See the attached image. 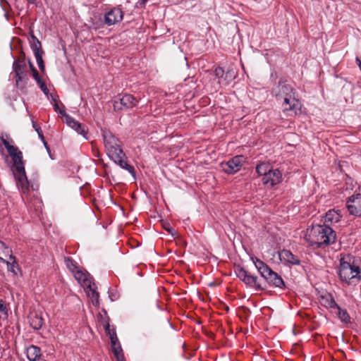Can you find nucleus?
<instances>
[{"label":"nucleus","instance_id":"1","mask_svg":"<svg viewBox=\"0 0 361 361\" xmlns=\"http://www.w3.org/2000/svg\"><path fill=\"white\" fill-rule=\"evenodd\" d=\"M103 137L105 149L109 158L122 169H125L133 173L134 172L133 168L124 160L125 155L121 148L119 140L108 130L103 132Z\"/></svg>","mask_w":361,"mask_h":361},{"label":"nucleus","instance_id":"2","mask_svg":"<svg viewBox=\"0 0 361 361\" xmlns=\"http://www.w3.org/2000/svg\"><path fill=\"white\" fill-rule=\"evenodd\" d=\"M308 236L310 243L318 246L328 245L336 240L335 232L331 227L326 225L312 226Z\"/></svg>","mask_w":361,"mask_h":361},{"label":"nucleus","instance_id":"3","mask_svg":"<svg viewBox=\"0 0 361 361\" xmlns=\"http://www.w3.org/2000/svg\"><path fill=\"white\" fill-rule=\"evenodd\" d=\"M256 171L259 176H262V183L269 187H273L282 181V173L278 169H272L266 163L257 165Z\"/></svg>","mask_w":361,"mask_h":361},{"label":"nucleus","instance_id":"4","mask_svg":"<svg viewBox=\"0 0 361 361\" xmlns=\"http://www.w3.org/2000/svg\"><path fill=\"white\" fill-rule=\"evenodd\" d=\"M251 259L261 276L264 278L268 283L279 288L284 286V282L281 276L273 271L264 262L256 257H252Z\"/></svg>","mask_w":361,"mask_h":361},{"label":"nucleus","instance_id":"5","mask_svg":"<svg viewBox=\"0 0 361 361\" xmlns=\"http://www.w3.org/2000/svg\"><path fill=\"white\" fill-rule=\"evenodd\" d=\"M338 274L342 281L350 283L354 280L360 279V269L359 267L352 265L343 259H341Z\"/></svg>","mask_w":361,"mask_h":361},{"label":"nucleus","instance_id":"6","mask_svg":"<svg viewBox=\"0 0 361 361\" xmlns=\"http://www.w3.org/2000/svg\"><path fill=\"white\" fill-rule=\"evenodd\" d=\"M1 140L12 159L13 168L24 165L23 154L18 147L14 145L13 140L8 135L2 136Z\"/></svg>","mask_w":361,"mask_h":361},{"label":"nucleus","instance_id":"7","mask_svg":"<svg viewBox=\"0 0 361 361\" xmlns=\"http://www.w3.org/2000/svg\"><path fill=\"white\" fill-rule=\"evenodd\" d=\"M13 173L18 187L22 192L27 193L30 190V184L27 180L24 165L13 168Z\"/></svg>","mask_w":361,"mask_h":361},{"label":"nucleus","instance_id":"8","mask_svg":"<svg viewBox=\"0 0 361 361\" xmlns=\"http://www.w3.org/2000/svg\"><path fill=\"white\" fill-rule=\"evenodd\" d=\"M244 163L242 156H235L226 162L221 163L220 167L222 171L227 173H235L239 171Z\"/></svg>","mask_w":361,"mask_h":361},{"label":"nucleus","instance_id":"9","mask_svg":"<svg viewBox=\"0 0 361 361\" xmlns=\"http://www.w3.org/2000/svg\"><path fill=\"white\" fill-rule=\"evenodd\" d=\"M237 276L245 284L256 288H260L261 286L257 276L250 274L243 268L238 267L235 269Z\"/></svg>","mask_w":361,"mask_h":361},{"label":"nucleus","instance_id":"10","mask_svg":"<svg viewBox=\"0 0 361 361\" xmlns=\"http://www.w3.org/2000/svg\"><path fill=\"white\" fill-rule=\"evenodd\" d=\"M137 104V100L130 94H125L118 101L114 102V108L116 111L122 110L123 108H133Z\"/></svg>","mask_w":361,"mask_h":361},{"label":"nucleus","instance_id":"11","mask_svg":"<svg viewBox=\"0 0 361 361\" xmlns=\"http://www.w3.org/2000/svg\"><path fill=\"white\" fill-rule=\"evenodd\" d=\"M347 208L349 212L355 216H361V189L359 192L353 195L347 202Z\"/></svg>","mask_w":361,"mask_h":361},{"label":"nucleus","instance_id":"12","mask_svg":"<svg viewBox=\"0 0 361 361\" xmlns=\"http://www.w3.org/2000/svg\"><path fill=\"white\" fill-rule=\"evenodd\" d=\"M123 18V11L118 7H115L106 13L104 22L108 25H112L121 21Z\"/></svg>","mask_w":361,"mask_h":361},{"label":"nucleus","instance_id":"13","mask_svg":"<svg viewBox=\"0 0 361 361\" xmlns=\"http://www.w3.org/2000/svg\"><path fill=\"white\" fill-rule=\"evenodd\" d=\"M13 73L16 76V84L19 87H24L26 78L24 75V66L19 61H14L13 64Z\"/></svg>","mask_w":361,"mask_h":361},{"label":"nucleus","instance_id":"14","mask_svg":"<svg viewBox=\"0 0 361 361\" xmlns=\"http://www.w3.org/2000/svg\"><path fill=\"white\" fill-rule=\"evenodd\" d=\"M282 105L283 106V111L290 112L291 115L296 114L300 107L299 101L295 99L293 95L285 97Z\"/></svg>","mask_w":361,"mask_h":361},{"label":"nucleus","instance_id":"15","mask_svg":"<svg viewBox=\"0 0 361 361\" xmlns=\"http://www.w3.org/2000/svg\"><path fill=\"white\" fill-rule=\"evenodd\" d=\"M61 114L64 116V122L72 129L75 130L78 134L82 135L84 137L86 138V131L85 128L82 126V125L71 117L65 113H63L61 111H60Z\"/></svg>","mask_w":361,"mask_h":361},{"label":"nucleus","instance_id":"16","mask_svg":"<svg viewBox=\"0 0 361 361\" xmlns=\"http://www.w3.org/2000/svg\"><path fill=\"white\" fill-rule=\"evenodd\" d=\"M277 254L280 261L284 264L290 265H298L300 264V259L289 250H283Z\"/></svg>","mask_w":361,"mask_h":361},{"label":"nucleus","instance_id":"17","mask_svg":"<svg viewBox=\"0 0 361 361\" xmlns=\"http://www.w3.org/2000/svg\"><path fill=\"white\" fill-rule=\"evenodd\" d=\"M73 274L75 280H77L83 288H85V286H90L92 278L85 270L80 267Z\"/></svg>","mask_w":361,"mask_h":361},{"label":"nucleus","instance_id":"18","mask_svg":"<svg viewBox=\"0 0 361 361\" xmlns=\"http://www.w3.org/2000/svg\"><path fill=\"white\" fill-rule=\"evenodd\" d=\"M106 330L109 331V337L111 339L112 351H113L116 358L123 356V350L121 347V345L118 342V339H117L116 334L114 332H113V333L110 332L109 325L106 326Z\"/></svg>","mask_w":361,"mask_h":361},{"label":"nucleus","instance_id":"19","mask_svg":"<svg viewBox=\"0 0 361 361\" xmlns=\"http://www.w3.org/2000/svg\"><path fill=\"white\" fill-rule=\"evenodd\" d=\"M319 302L326 308L334 310L338 308V305L334 301L332 295L329 293H324L319 298Z\"/></svg>","mask_w":361,"mask_h":361},{"label":"nucleus","instance_id":"20","mask_svg":"<svg viewBox=\"0 0 361 361\" xmlns=\"http://www.w3.org/2000/svg\"><path fill=\"white\" fill-rule=\"evenodd\" d=\"M84 288L88 297L91 299L92 304L97 305L99 303V293L96 291L95 284L92 281H90V286H85Z\"/></svg>","mask_w":361,"mask_h":361},{"label":"nucleus","instance_id":"21","mask_svg":"<svg viewBox=\"0 0 361 361\" xmlns=\"http://www.w3.org/2000/svg\"><path fill=\"white\" fill-rule=\"evenodd\" d=\"M341 217V215L338 211L335 209H330L325 214L324 223L329 224L337 223L340 221Z\"/></svg>","mask_w":361,"mask_h":361},{"label":"nucleus","instance_id":"22","mask_svg":"<svg viewBox=\"0 0 361 361\" xmlns=\"http://www.w3.org/2000/svg\"><path fill=\"white\" fill-rule=\"evenodd\" d=\"M29 323L34 329H39L43 325V319L37 312H31L29 315Z\"/></svg>","mask_w":361,"mask_h":361},{"label":"nucleus","instance_id":"23","mask_svg":"<svg viewBox=\"0 0 361 361\" xmlns=\"http://www.w3.org/2000/svg\"><path fill=\"white\" fill-rule=\"evenodd\" d=\"M27 357L30 361H37L41 357V350L35 345H30L26 349Z\"/></svg>","mask_w":361,"mask_h":361},{"label":"nucleus","instance_id":"24","mask_svg":"<svg viewBox=\"0 0 361 361\" xmlns=\"http://www.w3.org/2000/svg\"><path fill=\"white\" fill-rule=\"evenodd\" d=\"M12 251L4 243L0 242V262H6L7 259H12Z\"/></svg>","mask_w":361,"mask_h":361},{"label":"nucleus","instance_id":"25","mask_svg":"<svg viewBox=\"0 0 361 361\" xmlns=\"http://www.w3.org/2000/svg\"><path fill=\"white\" fill-rule=\"evenodd\" d=\"M279 92L276 97L279 98H284L293 95V89L290 85L281 84L278 86Z\"/></svg>","mask_w":361,"mask_h":361},{"label":"nucleus","instance_id":"26","mask_svg":"<svg viewBox=\"0 0 361 361\" xmlns=\"http://www.w3.org/2000/svg\"><path fill=\"white\" fill-rule=\"evenodd\" d=\"M30 42L35 55L37 54H42V51L41 50V43L33 35H31Z\"/></svg>","mask_w":361,"mask_h":361},{"label":"nucleus","instance_id":"27","mask_svg":"<svg viewBox=\"0 0 361 361\" xmlns=\"http://www.w3.org/2000/svg\"><path fill=\"white\" fill-rule=\"evenodd\" d=\"M7 266L8 271L12 272L13 274H17L18 264L16 261L15 257L12 256V259H7L6 262H3Z\"/></svg>","mask_w":361,"mask_h":361},{"label":"nucleus","instance_id":"28","mask_svg":"<svg viewBox=\"0 0 361 361\" xmlns=\"http://www.w3.org/2000/svg\"><path fill=\"white\" fill-rule=\"evenodd\" d=\"M334 310L337 311L336 313L341 322L344 323L350 322V317L345 310H341L338 306V308H335Z\"/></svg>","mask_w":361,"mask_h":361},{"label":"nucleus","instance_id":"29","mask_svg":"<svg viewBox=\"0 0 361 361\" xmlns=\"http://www.w3.org/2000/svg\"><path fill=\"white\" fill-rule=\"evenodd\" d=\"M65 262L68 269L73 274L80 267L77 264L70 258H66Z\"/></svg>","mask_w":361,"mask_h":361},{"label":"nucleus","instance_id":"30","mask_svg":"<svg viewBox=\"0 0 361 361\" xmlns=\"http://www.w3.org/2000/svg\"><path fill=\"white\" fill-rule=\"evenodd\" d=\"M8 317V312L4 302L0 300V319H6Z\"/></svg>","mask_w":361,"mask_h":361},{"label":"nucleus","instance_id":"31","mask_svg":"<svg viewBox=\"0 0 361 361\" xmlns=\"http://www.w3.org/2000/svg\"><path fill=\"white\" fill-rule=\"evenodd\" d=\"M35 57L36 59L37 63L40 68V70L44 71V61L42 60V54H37L35 55Z\"/></svg>","mask_w":361,"mask_h":361},{"label":"nucleus","instance_id":"32","mask_svg":"<svg viewBox=\"0 0 361 361\" xmlns=\"http://www.w3.org/2000/svg\"><path fill=\"white\" fill-rule=\"evenodd\" d=\"M30 67L34 79L36 80L37 82H39L42 80V79L40 78L37 71L35 69V68L33 66L32 63H30Z\"/></svg>","mask_w":361,"mask_h":361},{"label":"nucleus","instance_id":"33","mask_svg":"<svg viewBox=\"0 0 361 361\" xmlns=\"http://www.w3.org/2000/svg\"><path fill=\"white\" fill-rule=\"evenodd\" d=\"M162 226L166 231L170 233L172 235H174L175 231L168 222H163Z\"/></svg>","mask_w":361,"mask_h":361},{"label":"nucleus","instance_id":"34","mask_svg":"<svg viewBox=\"0 0 361 361\" xmlns=\"http://www.w3.org/2000/svg\"><path fill=\"white\" fill-rule=\"evenodd\" d=\"M235 72L233 70L228 71L226 73V79L229 82L235 78Z\"/></svg>","mask_w":361,"mask_h":361},{"label":"nucleus","instance_id":"35","mask_svg":"<svg viewBox=\"0 0 361 361\" xmlns=\"http://www.w3.org/2000/svg\"><path fill=\"white\" fill-rule=\"evenodd\" d=\"M214 74L217 77V78H221L223 77L224 74V71L222 68L221 67H218L215 69L214 71Z\"/></svg>","mask_w":361,"mask_h":361},{"label":"nucleus","instance_id":"36","mask_svg":"<svg viewBox=\"0 0 361 361\" xmlns=\"http://www.w3.org/2000/svg\"><path fill=\"white\" fill-rule=\"evenodd\" d=\"M149 0H138L136 3L137 8H144Z\"/></svg>","mask_w":361,"mask_h":361},{"label":"nucleus","instance_id":"37","mask_svg":"<svg viewBox=\"0 0 361 361\" xmlns=\"http://www.w3.org/2000/svg\"><path fill=\"white\" fill-rule=\"evenodd\" d=\"M37 84L39 85V86L43 92H45L47 90V87L42 80H41L39 82H37Z\"/></svg>","mask_w":361,"mask_h":361},{"label":"nucleus","instance_id":"38","mask_svg":"<svg viewBox=\"0 0 361 361\" xmlns=\"http://www.w3.org/2000/svg\"><path fill=\"white\" fill-rule=\"evenodd\" d=\"M116 360H117V361H125L123 355L116 357Z\"/></svg>","mask_w":361,"mask_h":361},{"label":"nucleus","instance_id":"39","mask_svg":"<svg viewBox=\"0 0 361 361\" xmlns=\"http://www.w3.org/2000/svg\"><path fill=\"white\" fill-rule=\"evenodd\" d=\"M27 1L30 4H33L35 1V0H27Z\"/></svg>","mask_w":361,"mask_h":361}]
</instances>
